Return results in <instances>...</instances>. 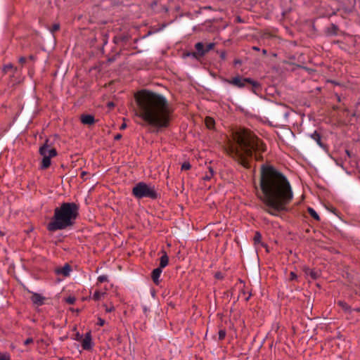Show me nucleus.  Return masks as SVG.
<instances>
[{
    "label": "nucleus",
    "mask_w": 360,
    "mask_h": 360,
    "mask_svg": "<svg viewBox=\"0 0 360 360\" xmlns=\"http://www.w3.org/2000/svg\"><path fill=\"white\" fill-rule=\"evenodd\" d=\"M345 154L348 157V158H350V153L349 150H345Z\"/></svg>",
    "instance_id": "39"
},
{
    "label": "nucleus",
    "mask_w": 360,
    "mask_h": 360,
    "mask_svg": "<svg viewBox=\"0 0 360 360\" xmlns=\"http://www.w3.org/2000/svg\"><path fill=\"white\" fill-rule=\"evenodd\" d=\"M75 301V297H69L68 299H67V302L69 303V304H73Z\"/></svg>",
    "instance_id": "34"
},
{
    "label": "nucleus",
    "mask_w": 360,
    "mask_h": 360,
    "mask_svg": "<svg viewBox=\"0 0 360 360\" xmlns=\"http://www.w3.org/2000/svg\"><path fill=\"white\" fill-rule=\"evenodd\" d=\"M214 46H215L214 43H210V44H207L206 47H205V53H207L208 51H210V50H212L214 47Z\"/></svg>",
    "instance_id": "25"
},
{
    "label": "nucleus",
    "mask_w": 360,
    "mask_h": 360,
    "mask_svg": "<svg viewBox=\"0 0 360 360\" xmlns=\"http://www.w3.org/2000/svg\"><path fill=\"white\" fill-rule=\"evenodd\" d=\"M113 105H113V103H108V106H109V107H112Z\"/></svg>",
    "instance_id": "41"
},
{
    "label": "nucleus",
    "mask_w": 360,
    "mask_h": 360,
    "mask_svg": "<svg viewBox=\"0 0 360 360\" xmlns=\"http://www.w3.org/2000/svg\"><path fill=\"white\" fill-rule=\"evenodd\" d=\"M32 302L38 305H42L44 304V297L37 293H34L31 297Z\"/></svg>",
    "instance_id": "12"
},
{
    "label": "nucleus",
    "mask_w": 360,
    "mask_h": 360,
    "mask_svg": "<svg viewBox=\"0 0 360 360\" xmlns=\"http://www.w3.org/2000/svg\"><path fill=\"white\" fill-rule=\"evenodd\" d=\"M79 215V207L75 202H63L55 208L53 216L47 224L49 231L54 232L72 226Z\"/></svg>",
    "instance_id": "4"
},
{
    "label": "nucleus",
    "mask_w": 360,
    "mask_h": 360,
    "mask_svg": "<svg viewBox=\"0 0 360 360\" xmlns=\"http://www.w3.org/2000/svg\"><path fill=\"white\" fill-rule=\"evenodd\" d=\"M105 295V292H100L98 290H96V291L94 292V295H92V299L94 301H98L102 297H103Z\"/></svg>",
    "instance_id": "16"
},
{
    "label": "nucleus",
    "mask_w": 360,
    "mask_h": 360,
    "mask_svg": "<svg viewBox=\"0 0 360 360\" xmlns=\"http://www.w3.org/2000/svg\"><path fill=\"white\" fill-rule=\"evenodd\" d=\"M103 307H105V311L108 313L113 311L115 310V307L112 305L110 307L104 305Z\"/></svg>",
    "instance_id": "28"
},
{
    "label": "nucleus",
    "mask_w": 360,
    "mask_h": 360,
    "mask_svg": "<svg viewBox=\"0 0 360 360\" xmlns=\"http://www.w3.org/2000/svg\"><path fill=\"white\" fill-rule=\"evenodd\" d=\"M306 274L314 280L316 279L319 276V273L318 271L311 269H308Z\"/></svg>",
    "instance_id": "17"
},
{
    "label": "nucleus",
    "mask_w": 360,
    "mask_h": 360,
    "mask_svg": "<svg viewBox=\"0 0 360 360\" xmlns=\"http://www.w3.org/2000/svg\"><path fill=\"white\" fill-rule=\"evenodd\" d=\"M162 271V269H161V268H156L152 271L151 278L155 285H158L160 283V277Z\"/></svg>",
    "instance_id": "10"
},
{
    "label": "nucleus",
    "mask_w": 360,
    "mask_h": 360,
    "mask_svg": "<svg viewBox=\"0 0 360 360\" xmlns=\"http://www.w3.org/2000/svg\"><path fill=\"white\" fill-rule=\"evenodd\" d=\"M205 123L206 127L209 129H214V127L215 124V121L213 118H212L210 117H207L205 120Z\"/></svg>",
    "instance_id": "15"
},
{
    "label": "nucleus",
    "mask_w": 360,
    "mask_h": 360,
    "mask_svg": "<svg viewBox=\"0 0 360 360\" xmlns=\"http://www.w3.org/2000/svg\"><path fill=\"white\" fill-rule=\"evenodd\" d=\"M169 263V257L167 253L165 251H162V255L160 259V266L158 268H161V269H164L168 265Z\"/></svg>",
    "instance_id": "13"
},
{
    "label": "nucleus",
    "mask_w": 360,
    "mask_h": 360,
    "mask_svg": "<svg viewBox=\"0 0 360 360\" xmlns=\"http://www.w3.org/2000/svg\"><path fill=\"white\" fill-rule=\"evenodd\" d=\"M97 281L98 283H103L108 281V276L105 275H101L98 277Z\"/></svg>",
    "instance_id": "24"
},
{
    "label": "nucleus",
    "mask_w": 360,
    "mask_h": 360,
    "mask_svg": "<svg viewBox=\"0 0 360 360\" xmlns=\"http://www.w3.org/2000/svg\"><path fill=\"white\" fill-rule=\"evenodd\" d=\"M132 195L137 199L148 198L156 199L158 196L155 187L143 181L137 183L132 188Z\"/></svg>",
    "instance_id": "5"
},
{
    "label": "nucleus",
    "mask_w": 360,
    "mask_h": 360,
    "mask_svg": "<svg viewBox=\"0 0 360 360\" xmlns=\"http://www.w3.org/2000/svg\"><path fill=\"white\" fill-rule=\"evenodd\" d=\"M0 360H11L10 354L7 352L1 353L0 352Z\"/></svg>",
    "instance_id": "21"
},
{
    "label": "nucleus",
    "mask_w": 360,
    "mask_h": 360,
    "mask_svg": "<svg viewBox=\"0 0 360 360\" xmlns=\"http://www.w3.org/2000/svg\"><path fill=\"white\" fill-rule=\"evenodd\" d=\"M333 159L335 160L337 165L342 167L343 160L342 159H335L334 158H333Z\"/></svg>",
    "instance_id": "30"
},
{
    "label": "nucleus",
    "mask_w": 360,
    "mask_h": 360,
    "mask_svg": "<svg viewBox=\"0 0 360 360\" xmlns=\"http://www.w3.org/2000/svg\"><path fill=\"white\" fill-rule=\"evenodd\" d=\"M195 49H196V51H197V54L199 56H203L205 55V46H204V44L202 42H198L195 44Z\"/></svg>",
    "instance_id": "14"
},
{
    "label": "nucleus",
    "mask_w": 360,
    "mask_h": 360,
    "mask_svg": "<svg viewBox=\"0 0 360 360\" xmlns=\"http://www.w3.org/2000/svg\"><path fill=\"white\" fill-rule=\"evenodd\" d=\"M82 347L84 350H91L93 348L94 343L91 332L86 333L81 340Z\"/></svg>",
    "instance_id": "8"
},
{
    "label": "nucleus",
    "mask_w": 360,
    "mask_h": 360,
    "mask_svg": "<svg viewBox=\"0 0 360 360\" xmlns=\"http://www.w3.org/2000/svg\"><path fill=\"white\" fill-rule=\"evenodd\" d=\"M258 198L264 205V210L273 216L288 210L293 198L291 186L287 178L273 167L263 166L260 176Z\"/></svg>",
    "instance_id": "1"
},
{
    "label": "nucleus",
    "mask_w": 360,
    "mask_h": 360,
    "mask_svg": "<svg viewBox=\"0 0 360 360\" xmlns=\"http://www.w3.org/2000/svg\"><path fill=\"white\" fill-rule=\"evenodd\" d=\"M83 338V336L82 335L79 334V333H77L75 334V340H77V341H80L82 340V339Z\"/></svg>",
    "instance_id": "32"
},
{
    "label": "nucleus",
    "mask_w": 360,
    "mask_h": 360,
    "mask_svg": "<svg viewBox=\"0 0 360 360\" xmlns=\"http://www.w3.org/2000/svg\"><path fill=\"white\" fill-rule=\"evenodd\" d=\"M72 271L71 266L66 264L61 268L56 269V274L58 275H63V276H68Z\"/></svg>",
    "instance_id": "9"
},
{
    "label": "nucleus",
    "mask_w": 360,
    "mask_h": 360,
    "mask_svg": "<svg viewBox=\"0 0 360 360\" xmlns=\"http://www.w3.org/2000/svg\"><path fill=\"white\" fill-rule=\"evenodd\" d=\"M297 278V275L294 272H290V279L295 280Z\"/></svg>",
    "instance_id": "35"
},
{
    "label": "nucleus",
    "mask_w": 360,
    "mask_h": 360,
    "mask_svg": "<svg viewBox=\"0 0 360 360\" xmlns=\"http://www.w3.org/2000/svg\"><path fill=\"white\" fill-rule=\"evenodd\" d=\"M20 62L21 63H25V58H23V57L20 58Z\"/></svg>",
    "instance_id": "38"
},
{
    "label": "nucleus",
    "mask_w": 360,
    "mask_h": 360,
    "mask_svg": "<svg viewBox=\"0 0 360 360\" xmlns=\"http://www.w3.org/2000/svg\"><path fill=\"white\" fill-rule=\"evenodd\" d=\"M32 342H33V338H29L26 339V340L24 341V345H30V344H31V343H32Z\"/></svg>",
    "instance_id": "33"
},
{
    "label": "nucleus",
    "mask_w": 360,
    "mask_h": 360,
    "mask_svg": "<svg viewBox=\"0 0 360 360\" xmlns=\"http://www.w3.org/2000/svg\"><path fill=\"white\" fill-rule=\"evenodd\" d=\"M228 154L245 167L253 152H264L266 146L250 131L243 129L233 133V141H229L226 148Z\"/></svg>",
    "instance_id": "3"
},
{
    "label": "nucleus",
    "mask_w": 360,
    "mask_h": 360,
    "mask_svg": "<svg viewBox=\"0 0 360 360\" xmlns=\"http://www.w3.org/2000/svg\"><path fill=\"white\" fill-rule=\"evenodd\" d=\"M81 122L84 124L91 125L95 122V119L91 115H82Z\"/></svg>",
    "instance_id": "11"
},
{
    "label": "nucleus",
    "mask_w": 360,
    "mask_h": 360,
    "mask_svg": "<svg viewBox=\"0 0 360 360\" xmlns=\"http://www.w3.org/2000/svg\"><path fill=\"white\" fill-rule=\"evenodd\" d=\"M126 127H127V124H122L121 125L120 129H125Z\"/></svg>",
    "instance_id": "40"
},
{
    "label": "nucleus",
    "mask_w": 360,
    "mask_h": 360,
    "mask_svg": "<svg viewBox=\"0 0 360 360\" xmlns=\"http://www.w3.org/2000/svg\"><path fill=\"white\" fill-rule=\"evenodd\" d=\"M311 138L316 141V142L319 145V146H321L322 143H321V136L319 135V134H318L316 131H315L314 134H311Z\"/></svg>",
    "instance_id": "19"
},
{
    "label": "nucleus",
    "mask_w": 360,
    "mask_h": 360,
    "mask_svg": "<svg viewBox=\"0 0 360 360\" xmlns=\"http://www.w3.org/2000/svg\"><path fill=\"white\" fill-rule=\"evenodd\" d=\"M121 138H122V135H121L120 134H117L115 136V140H120Z\"/></svg>",
    "instance_id": "37"
},
{
    "label": "nucleus",
    "mask_w": 360,
    "mask_h": 360,
    "mask_svg": "<svg viewBox=\"0 0 360 360\" xmlns=\"http://www.w3.org/2000/svg\"><path fill=\"white\" fill-rule=\"evenodd\" d=\"M39 154L43 157L41 162V169H46L51 165V159L57 155V151L46 143L39 148Z\"/></svg>",
    "instance_id": "7"
},
{
    "label": "nucleus",
    "mask_w": 360,
    "mask_h": 360,
    "mask_svg": "<svg viewBox=\"0 0 360 360\" xmlns=\"http://www.w3.org/2000/svg\"><path fill=\"white\" fill-rule=\"evenodd\" d=\"M307 210H308V213L312 218H314V219H316L317 221L319 220V214L316 213V212L313 208L309 207Z\"/></svg>",
    "instance_id": "18"
},
{
    "label": "nucleus",
    "mask_w": 360,
    "mask_h": 360,
    "mask_svg": "<svg viewBox=\"0 0 360 360\" xmlns=\"http://www.w3.org/2000/svg\"><path fill=\"white\" fill-rule=\"evenodd\" d=\"M252 49H253L254 50H257V51H258V50H259V48H257V47H256V46H253V48H252Z\"/></svg>",
    "instance_id": "42"
},
{
    "label": "nucleus",
    "mask_w": 360,
    "mask_h": 360,
    "mask_svg": "<svg viewBox=\"0 0 360 360\" xmlns=\"http://www.w3.org/2000/svg\"><path fill=\"white\" fill-rule=\"evenodd\" d=\"M262 53H263V54H266V50L263 49Z\"/></svg>",
    "instance_id": "43"
},
{
    "label": "nucleus",
    "mask_w": 360,
    "mask_h": 360,
    "mask_svg": "<svg viewBox=\"0 0 360 360\" xmlns=\"http://www.w3.org/2000/svg\"><path fill=\"white\" fill-rule=\"evenodd\" d=\"M12 67H13V66H12V65H11V64L6 65L4 67V70H5V71H7L8 69L12 68Z\"/></svg>",
    "instance_id": "36"
},
{
    "label": "nucleus",
    "mask_w": 360,
    "mask_h": 360,
    "mask_svg": "<svg viewBox=\"0 0 360 360\" xmlns=\"http://www.w3.org/2000/svg\"><path fill=\"white\" fill-rule=\"evenodd\" d=\"M214 175V171L212 168H209V174H207L204 179L205 180H210Z\"/></svg>",
    "instance_id": "22"
},
{
    "label": "nucleus",
    "mask_w": 360,
    "mask_h": 360,
    "mask_svg": "<svg viewBox=\"0 0 360 360\" xmlns=\"http://www.w3.org/2000/svg\"><path fill=\"white\" fill-rule=\"evenodd\" d=\"M223 82L238 88H243L245 86L246 84H250L252 85L253 89L252 91L255 93L257 89L260 88V84L258 82L253 80L251 78H243L239 75L231 79H224Z\"/></svg>",
    "instance_id": "6"
},
{
    "label": "nucleus",
    "mask_w": 360,
    "mask_h": 360,
    "mask_svg": "<svg viewBox=\"0 0 360 360\" xmlns=\"http://www.w3.org/2000/svg\"><path fill=\"white\" fill-rule=\"evenodd\" d=\"M135 100L137 105L136 115L147 124L157 128L169 126L173 110L165 96L143 89L136 94Z\"/></svg>",
    "instance_id": "2"
},
{
    "label": "nucleus",
    "mask_w": 360,
    "mask_h": 360,
    "mask_svg": "<svg viewBox=\"0 0 360 360\" xmlns=\"http://www.w3.org/2000/svg\"><path fill=\"white\" fill-rule=\"evenodd\" d=\"M226 336L225 330H221L219 332V340H223Z\"/></svg>",
    "instance_id": "29"
},
{
    "label": "nucleus",
    "mask_w": 360,
    "mask_h": 360,
    "mask_svg": "<svg viewBox=\"0 0 360 360\" xmlns=\"http://www.w3.org/2000/svg\"><path fill=\"white\" fill-rule=\"evenodd\" d=\"M60 28L59 24H54L53 25L52 27L50 29V31L51 33H54L55 32L58 31Z\"/></svg>",
    "instance_id": "26"
},
{
    "label": "nucleus",
    "mask_w": 360,
    "mask_h": 360,
    "mask_svg": "<svg viewBox=\"0 0 360 360\" xmlns=\"http://www.w3.org/2000/svg\"><path fill=\"white\" fill-rule=\"evenodd\" d=\"M338 304L342 307V309H344L345 311H347L349 309V305L345 302L340 301V302H338Z\"/></svg>",
    "instance_id": "23"
},
{
    "label": "nucleus",
    "mask_w": 360,
    "mask_h": 360,
    "mask_svg": "<svg viewBox=\"0 0 360 360\" xmlns=\"http://www.w3.org/2000/svg\"><path fill=\"white\" fill-rule=\"evenodd\" d=\"M105 320L101 319V318H98V322H97V325L100 326H103L105 325Z\"/></svg>",
    "instance_id": "31"
},
{
    "label": "nucleus",
    "mask_w": 360,
    "mask_h": 360,
    "mask_svg": "<svg viewBox=\"0 0 360 360\" xmlns=\"http://www.w3.org/2000/svg\"><path fill=\"white\" fill-rule=\"evenodd\" d=\"M191 168V165L189 162H184L181 165V169L182 170H188Z\"/></svg>",
    "instance_id": "27"
},
{
    "label": "nucleus",
    "mask_w": 360,
    "mask_h": 360,
    "mask_svg": "<svg viewBox=\"0 0 360 360\" xmlns=\"http://www.w3.org/2000/svg\"><path fill=\"white\" fill-rule=\"evenodd\" d=\"M253 240L255 245L260 243L262 244V235L260 234L259 232L257 231L255 233Z\"/></svg>",
    "instance_id": "20"
}]
</instances>
